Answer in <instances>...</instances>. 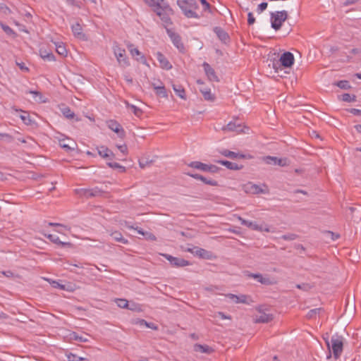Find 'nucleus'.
<instances>
[{"label": "nucleus", "instance_id": "56", "mask_svg": "<svg viewBox=\"0 0 361 361\" xmlns=\"http://www.w3.org/2000/svg\"><path fill=\"white\" fill-rule=\"evenodd\" d=\"M0 11L5 14L11 13V10L9 9V8L7 7L6 5L3 2H0Z\"/></svg>", "mask_w": 361, "mask_h": 361}, {"label": "nucleus", "instance_id": "37", "mask_svg": "<svg viewBox=\"0 0 361 361\" xmlns=\"http://www.w3.org/2000/svg\"><path fill=\"white\" fill-rule=\"evenodd\" d=\"M111 236L117 242L121 243L123 244H127L128 240L124 238L121 234V233L118 231H114L111 233Z\"/></svg>", "mask_w": 361, "mask_h": 361}, {"label": "nucleus", "instance_id": "50", "mask_svg": "<svg viewBox=\"0 0 361 361\" xmlns=\"http://www.w3.org/2000/svg\"><path fill=\"white\" fill-rule=\"evenodd\" d=\"M0 26L2 28V30L7 35H15L14 31L8 25H6L4 24L3 23H0Z\"/></svg>", "mask_w": 361, "mask_h": 361}, {"label": "nucleus", "instance_id": "57", "mask_svg": "<svg viewBox=\"0 0 361 361\" xmlns=\"http://www.w3.org/2000/svg\"><path fill=\"white\" fill-rule=\"evenodd\" d=\"M255 22V18L252 12H249L247 14V23L249 25H253Z\"/></svg>", "mask_w": 361, "mask_h": 361}, {"label": "nucleus", "instance_id": "20", "mask_svg": "<svg viewBox=\"0 0 361 361\" xmlns=\"http://www.w3.org/2000/svg\"><path fill=\"white\" fill-rule=\"evenodd\" d=\"M157 59L159 63L160 67L165 70H170L172 68L171 63L168 61V59L165 57V56L158 51L156 54Z\"/></svg>", "mask_w": 361, "mask_h": 361}, {"label": "nucleus", "instance_id": "36", "mask_svg": "<svg viewBox=\"0 0 361 361\" xmlns=\"http://www.w3.org/2000/svg\"><path fill=\"white\" fill-rule=\"evenodd\" d=\"M154 89L156 90V94L164 98L168 97V94L164 86H156L155 84H152Z\"/></svg>", "mask_w": 361, "mask_h": 361}, {"label": "nucleus", "instance_id": "12", "mask_svg": "<svg viewBox=\"0 0 361 361\" xmlns=\"http://www.w3.org/2000/svg\"><path fill=\"white\" fill-rule=\"evenodd\" d=\"M281 64L285 68H290L294 63V56L291 52H284L280 57Z\"/></svg>", "mask_w": 361, "mask_h": 361}, {"label": "nucleus", "instance_id": "51", "mask_svg": "<svg viewBox=\"0 0 361 361\" xmlns=\"http://www.w3.org/2000/svg\"><path fill=\"white\" fill-rule=\"evenodd\" d=\"M67 358H68V361H80V360H83L82 357H80L78 356L77 355L71 353H70L69 354L67 355Z\"/></svg>", "mask_w": 361, "mask_h": 361}, {"label": "nucleus", "instance_id": "42", "mask_svg": "<svg viewBox=\"0 0 361 361\" xmlns=\"http://www.w3.org/2000/svg\"><path fill=\"white\" fill-rule=\"evenodd\" d=\"M71 338L74 339L75 341H78L82 343L88 342V338L87 337H83L82 336H79L77 333L73 332L71 334Z\"/></svg>", "mask_w": 361, "mask_h": 361}, {"label": "nucleus", "instance_id": "5", "mask_svg": "<svg viewBox=\"0 0 361 361\" xmlns=\"http://www.w3.org/2000/svg\"><path fill=\"white\" fill-rule=\"evenodd\" d=\"M114 54L117 59L118 63L123 66H129V61L126 56L125 49L121 47L118 44L115 43L113 45Z\"/></svg>", "mask_w": 361, "mask_h": 361}, {"label": "nucleus", "instance_id": "21", "mask_svg": "<svg viewBox=\"0 0 361 361\" xmlns=\"http://www.w3.org/2000/svg\"><path fill=\"white\" fill-rule=\"evenodd\" d=\"M226 298H228V299H230L231 300H232L233 302H234L235 303H244V304H247L248 303V301H247V299H248V296L246 295H235V294H232V293H228L226 295Z\"/></svg>", "mask_w": 361, "mask_h": 361}, {"label": "nucleus", "instance_id": "47", "mask_svg": "<svg viewBox=\"0 0 361 361\" xmlns=\"http://www.w3.org/2000/svg\"><path fill=\"white\" fill-rule=\"evenodd\" d=\"M20 117L26 125H30L32 122L30 115L27 112H23V114L20 115Z\"/></svg>", "mask_w": 361, "mask_h": 361}, {"label": "nucleus", "instance_id": "23", "mask_svg": "<svg viewBox=\"0 0 361 361\" xmlns=\"http://www.w3.org/2000/svg\"><path fill=\"white\" fill-rule=\"evenodd\" d=\"M267 163L269 164L279 165L281 166H284L288 165V159H279L276 157L268 156L266 158Z\"/></svg>", "mask_w": 361, "mask_h": 361}, {"label": "nucleus", "instance_id": "16", "mask_svg": "<svg viewBox=\"0 0 361 361\" xmlns=\"http://www.w3.org/2000/svg\"><path fill=\"white\" fill-rule=\"evenodd\" d=\"M202 67L204 68V71L207 78L210 81L218 82L219 78L216 74L214 69L207 62H204L202 63Z\"/></svg>", "mask_w": 361, "mask_h": 361}, {"label": "nucleus", "instance_id": "30", "mask_svg": "<svg viewBox=\"0 0 361 361\" xmlns=\"http://www.w3.org/2000/svg\"><path fill=\"white\" fill-rule=\"evenodd\" d=\"M207 165L208 164H204V163H202L201 161H191L190 163H189L188 164V166L189 167H191V168H193V169H197V170H200V171H202L204 172L207 171Z\"/></svg>", "mask_w": 361, "mask_h": 361}, {"label": "nucleus", "instance_id": "32", "mask_svg": "<svg viewBox=\"0 0 361 361\" xmlns=\"http://www.w3.org/2000/svg\"><path fill=\"white\" fill-rule=\"evenodd\" d=\"M128 50L133 56H140V61L143 64H147V60L144 55L141 54V52L137 49L134 48L133 44L128 46Z\"/></svg>", "mask_w": 361, "mask_h": 361}, {"label": "nucleus", "instance_id": "26", "mask_svg": "<svg viewBox=\"0 0 361 361\" xmlns=\"http://www.w3.org/2000/svg\"><path fill=\"white\" fill-rule=\"evenodd\" d=\"M39 51L40 57L44 60L48 61H54L56 60L55 56L51 51L40 48Z\"/></svg>", "mask_w": 361, "mask_h": 361}, {"label": "nucleus", "instance_id": "44", "mask_svg": "<svg viewBox=\"0 0 361 361\" xmlns=\"http://www.w3.org/2000/svg\"><path fill=\"white\" fill-rule=\"evenodd\" d=\"M336 85L337 87H340L341 89H343V90H348V88L350 87V85L349 82L348 80H340V81H338L336 83Z\"/></svg>", "mask_w": 361, "mask_h": 361}, {"label": "nucleus", "instance_id": "34", "mask_svg": "<svg viewBox=\"0 0 361 361\" xmlns=\"http://www.w3.org/2000/svg\"><path fill=\"white\" fill-rule=\"evenodd\" d=\"M201 93L202 94L204 99L207 101L214 102L216 99L215 95L212 92L211 89H201Z\"/></svg>", "mask_w": 361, "mask_h": 361}, {"label": "nucleus", "instance_id": "4", "mask_svg": "<svg viewBox=\"0 0 361 361\" xmlns=\"http://www.w3.org/2000/svg\"><path fill=\"white\" fill-rule=\"evenodd\" d=\"M245 274L249 278L254 279L262 285L271 286L277 283L274 278H271L267 274L263 275L259 273H251L247 271L245 272Z\"/></svg>", "mask_w": 361, "mask_h": 361}, {"label": "nucleus", "instance_id": "28", "mask_svg": "<svg viewBox=\"0 0 361 361\" xmlns=\"http://www.w3.org/2000/svg\"><path fill=\"white\" fill-rule=\"evenodd\" d=\"M72 32L74 36L77 37L79 39H83L85 37V35L82 33V28L80 23H76L71 26Z\"/></svg>", "mask_w": 361, "mask_h": 361}, {"label": "nucleus", "instance_id": "63", "mask_svg": "<svg viewBox=\"0 0 361 361\" xmlns=\"http://www.w3.org/2000/svg\"><path fill=\"white\" fill-rule=\"evenodd\" d=\"M357 1V0H346L344 3H343V5L347 6H349V5H351V4H353L355 3H356Z\"/></svg>", "mask_w": 361, "mask_h": 361}, {"label": "nucleus", "instance_id": "49", "mask_svg": "<svg viewBox=\"0 0 361 361\" xmlns=\"http://www.w3.org/2000/svg\"><path fill=\"white\" fill-rule=\"evenodd\" d=\"M297 238H298V235L295 233H288V234L283 235L281 237V239H283L284 240H288V241L294 240Z\"/></svg>", "mask_w": 361, "mask_h": 361}, {"label": "nucleus", "instance_id": "43", "mask_svg": "<svg viewBox=\"0 0 361 361\" xmlns=\"http://www.w3.org/2000/svg\"><path fill=\"white\" fill-rule=\"evenodd\" d=\"M342 100L347 102H355L356 100V97L353 94L344 93L342 94Z\"/></svg>", "mask_w": 361, "mask_h": 361}, {"label": "nucleus", "instance_id": "19", "mask_svg": "<svg viewBox=\"0 0 361 361\" xmlns=\"http://www.w3.org/2000/svg\"><path fill=\"white\" fill-rule=\"evenodd\" d=\"M60 109L63 116L67 119L75 121H80V118L68 106H63Z\"/></svg>", "mask_w": 361, "mask_h": 361}, {"label": "nucleus", "instance_id": "13", "mask_svg": "<svg viewBox=\"0 0 361 361\" xmlns=\"http://www.w3.org/2000/svg\"><path fill=\"white\" fill-rule=\"evenodd\" d=\"M188 251L202 259H209L212 256L211 252L198 247H195L192 249L188 248Z\"/></svg>", "mask_w": 361, "mask_h": 361}, {"label": "nucleus", "instance_id": "14", "mask_svg": "<svg viewBox=\"0 0 361 361\" xmlns=\"http://www.w3.org/2000/svg\"><path fill=\"white\" fill-rule=\"evenodd\" d=\"M108 127L114 132L116 133L119 137L123 138L126 133L123 127L117 121L114 120H110L108 121Z\"/></svg>", "mask_w": 361, "mask_h": 361}, {"label": "nucleus", "instance_id": "22", "mask_svg": "<svg viewBox=\"0 0 361 361\" xmlns=\"http://www.w3.org/2000/svg\"><path fill=\"white\" fill-rule=\"evenodd\" d=\"M216 163L226 166L228 169L238 171L243 168V165H238L236 163L231 162L227 160H216Z\"/></svg>", "mask_w": 361, "mask_h": 361}, {"label": "nucleus", "instance_id": "11", "mask_svg": "<svg viewBox=\"0 0 361 361\" xmlns=\"http://www.w3.org/2000/svg\"><path fill=\"white\" fill-rule=\"evenodd\" d=\"M78 192L80 196L85 197H92L100 195L103 191L98 187L93 188H81L78 190Z\"/></svg>", "mask_w": 361, "mask_h": 361}, {"label": "nucleus", "instance_id": "24", "mask_svg": "<svg viewBox=\"0 0 361 361\" xmlns=\"http://www.w3.org/2000/svg\"><path fill=\"white\" fill-rule=\"evenodd\" d=\"M214 32L222 42L226 44L229 41V36L228 33L221 27H215L214 28Z\"/></svg>", "mask_w": 361, "mask_h": 361}, {"label": "nucleus", "instance_id": "60", "mask_svg": "<svg viewBox=\"0 0 361 361\" xmlns=\"http://www.w3.org/2000/svg\"><path fill=\"white\" fill-rule=\"evenodd\" d=\"M17 65L18 66V67L20 68V70H22L25 72L29 71V68L25 66V64L23 62H21V63L17 62Z\"/></svg>", "mask_w": 361, "mask_h": 361}, {"label": "nucleus", "instance_id": "46", "mask_svg": "<svg viewBox=\"0 0 361 361\" xmlns=\"http://www.w3.org/2000/svg\"><path fill=\"white\" fill-rule=\"evenodd\" d=\"M59 142L60 147L64 149L66 152H71L74 149L73 147H71L68 144L66 143L65 139H60Z\"/></svg>", "mask_w": 361, "mask_h": 361}, {"label": "nucleus", "instance_id": "53", "mask_svg": "<svg viewBox=\"0 0 361 361\" xmlns=\"http://www.w3.org/2000/svg\"><path fill=\"white\" fill-rule=\"evenodd\" d=\"M220 170V168L213 164L207 165V171L212 173H217Z\"/></svg>", "mask_w": 361, "mask_h": 361}, {"label": "nucleus", "instance_id": "38", "mask_svg": "<svg viewBox=\"0 0 361 361\" xmlns=\"http://www.w3.org/2000/svg\"><path fill=\"white\" fill-rule=\"evenodd\" d=\"M55 46H56V51L59 55L63 56H66L67 50L66 49L65 45L62 42L56 43Z\"/></svg>", "mask_w": 361, "mask_h": 361}, {"label": "nucleus", "instance_id": "9", "mask_svg": "<svg viewBox=\"0 0 361 361\" xmlns=\"http://www.w3.org/2000/svg\"><path fill=\"white\" fill-rule=\"evenodd\" d=\"M162 255L170 262L171 265L176 267H183L190 264L188 260L183 258L173 257L169 254H163Z\"/></svg>", "mask_w": 361, "mask_h": 361}, {"label": "nucleus", "instance_id": "15", "mask_svg": "<svg viewBox=\"0 0 361 361\" xmlns=\"http://www.w3.org/2000/svg\"><path fill=\"white\" fill-rule=\"evenodd\" d=\"M185 174L190 177L193 178L195 180H201L207 185H212V186H217L218 185V182L216 180L208 179L206 177H204L200 174L193 173H190V172H185Z\"/></svg>", "mask_w": 361, "mask_h": 361}, {"label": "nucleus", "instance_id": "17", "mask_svg": "<svg viewBox=\"0 0 361 361\" xmlns=\"http://www.w3.org/2000/svg\"><path fill=\"white\" fill-rule=\"evenodd\" d=\"M238 219L243 226L250 228L253 231H262L263 225H259L256 221L245 220L241 216H238Z\"/></svg>", "mask_w": 361, "mask_h": 361}, {"label": "nucleus", "instance_id": "61", "mask_svg": "<svg viewBox=\"0 0 361 361\" xmlns=\"http://www.w3.org/2000/svg\"><path fill=\"white\" fill-rule=\"evenodd\" d=\"M348 111L353 115L360 116L361 115V109H350Z\"/></svg>", "mask_w": 361, "mask_h": 361}, {"label": "nucleus", "instance_id": "45", "mask_svg": "<svg viewBox=\"0 0 361 361\" xmlns=\"http://www.w3.org/2000/svg\"><path fill=\"white\" fill-rule=\"evenodd\" d=\"M322 311H323L322 308H314L310 310L307 314V317L308 319H312L317 314H319Z\"/></svg>", "mask_w": 361, "mask_h": 361}, {"label": "nucleus", "instance_id": "41", "mask_svg": "<svg viewBox=\"0 0 361 361\" xmlns=\"http://www.w3.org/2000/svg\"><path fill=\"white\" fill-rule=\"evenodd\" d=\"M117 305L121 308H128L129 302L123 298H118L116 300Z\"/></svg>", "mask_w": 361, "mask_h": 361}, {"label": "nucleus", "instance_id": "7", "mask_svg": "<svg viewBox=\"0 0 361 361\" xmlns=\"http://www.w3.org/2000/svg\"><path fill=\"white\" fill-rule=\"evenodd\" d=\"M156 14L160 18L161 21L164 23V27L166 29L167 28V26L172 24V21L170 18V15H172L173 13V9L171 8V6L169 5V11L165 9H159L155 11Z\"/></svg>", "mask_w": 361, "mask_h": 361}, {"label": "nucleus", "instance_id": "48", "mask_svg": "<svg viewBox=\"0 0 361 361\" xmlns=\"http://www.w3.org/2000/svg\"><path fill=\"white\" fill-rule=\"evenodd\" d=\"M47 281L51 284L52 287L59 288L61 290H66L65 285L61 284L59 281L47 279Z\"/></svg>", "mask_w": 361, "mask_h": 361}, {"label": "nucleus", "instance_id": "62", "mask_svg": "<svg viewBox=\"0 0 361 361\" xmlns=\"http://www.w3.org/2000/svg\"><path fill=\"white\" fill-rule=\"evenodd\" d=\"M201 4L204 6V9L207 10L210 7V4L207 1V0H200Z\"/></svg>", "mask_w": 361, "mask_h": 361}, {"label": "nucleus", "instance_id": "31", "mask_svg": "<svg viewBox=\"0 0 361 361\" xmlns=\"http://www.w3.org/2000/svg\"><path fill=\"white\" fill-rule=\"evenodd\" d=\"M194 350L196 352H200L202 353L210 354L214 350L212 348L209 347L207 345H202V344H195L194 345Z\"/></svg>", "mask_w": 361, "mask_h": 361}, {"label": "nucleus", "instance_id": "55", "mask_svg": "<svg viewBox=\"0 0 361 361\" xmlns=\"http://www.w3.org/2000/svg\"><path fill=\"white\" fill-rule=\"evenodd\" d=\"M267 2H262L261 4H259L257 6V12L258 13H262L264 10L267 9Z\"/></svg>", "mask_w": 361, "mask_h": 361}, {"label": "nucleus", "instance_id": "25", "mask_svg": "<svg viewBox=\"0 0 361 361\" xmlns=\"http://www.w3.org/2000/svg\"><path fill=\"white\" fill-rule=\"evenodd\" d=\"M133 324L139 325L140 326H145L149 329H153V330H157L158 327L157 326L152 322H147L146 320L143 319H134L132 322Z\"/></svg>", "mask_w": 361, "mask_h": 361}, {"label": "nucleus", "instance_id": "39", "mask_svg": "<svg viewBox=\"0 0 361 361\" xmlns=\"http://www.w3.org/2000/svg\"><path fill=\"white\" fill-rule=\"evenodd\" d=\"M127 107L133 111L136 116H140L142 114V111L133 104H130L128 102H126Z\"/></svg>", "mask_w": 361, "mask_h": 361}, {"label": "nucleus", "instance_id": "10", "mask_svg": "<svg viewBox=\"0 0 361 361\" xmlns=\"http://www.w3.org/2000/svg\"><path fill=\"white\" fill-rule=\"evenodd\" d=\"M150 7L153 8L154 11L159 9L169 11V3L166 0H144Z\"/></svg>", "mask_w": 361, "mask_h": 361}, {"label": "nucleus", "instance_id": "64", "mask_svg": "<svg viewBox=\"0 0 361 361\" xmlns=\"http://www.w3.org/2000/svg\"><path fill=\"white\" fill-rule=\"evenodd\" d=\"M147 164V161H145L144 159H140L139 161V165L141 168H145Z\"/></svg>", "mask_w": 361, "mask_h": 361}, {"label": "nucleus", "instance_id": "52", "mask_svg": "<svg viewBox=\"0 0 361 361\" xmlns=\"http://www.w3.org/2000/svg\"><path fill=\"white\" fill-rule=\"evenodd\" d=\"M250 190L254 194L262 192V190L257 185L252 184L250 187Z\"/></svg>", "mask_w": 361, "mask_h": 361}, {"label": "nucleus", "instance_id": "1", "mask_svg": "<svg viewBox=\"0 0 361 361\" xmlns=\"http://www.w3.org/2000/svg\"><path fill=\"white\" fill-rule=\"evenodd\" d=\"M177 4L187 18H199L196 10L198 5L196 0H177Z\"/></svg>", "mask_w": 361, "mask_h": 361}, {"label": "nucleus", "instance_id": "27", "mask_svg": "<svg viewBox=\"0 0 361 361\" xmlns=\"http://www.w3.org/2000/svg\"><path fill=\"white\" fill-rule=\"evenodd\" d=\"M223 156L231 158V159H245L246 157L245 154L236 153L228 149H224L220 152Z\"/></svg>", "mask_w": 361, "mask_h": 361}, {"label": "nucleus", "instance_id": "59", "mask_svg": "<svg viewBox=\"0 0 361 361\" xmlns=\"http://www.w3.org/2000/svg\"><path fill=\"white\" fill-rule=\"evenodd\" d=\"M117 147L120 150V152L123 154H126L128 152V147H127L126 145H117Z\"/></svg>", "mask_w": 361, "mask_h": 361}, {"label": "nucleus", "instance_id": "2", "mask_svg": "<svg viewBox=\"0 0 361 361\" xmlns=\"http://www.w3.org/2000/svg\"><path fill=\"white\" fill-rule=\"evenodd\" d=\"M326 343L329 350V355H328L327 357H331L330 349L331 348L334 358L338 359L343 352V338L338 336H333L331 338V341H326Z\"/></svg>", "mask_w": 361, "mask_h": 361}, {"label": "nucleus", "instance_id": "29", "mask_svg": "<svg viewBox=\"0 0 361 361\" xmlns=\"http://www.w3.org/2000/svg\"><path fill=\"white\" fill-rule=\"evenodd\" d=\"M273 319V316L271 314L261 313L260 315L257 316L255 322V323H268Z\"/></svg>", "mask_w": 361, "mask_h": 361}, {"label": "nucleus", "instance_id": "33", "mask_svg": "<svg viewBox=\"0 0 361 361\" xmlns=\"http://www.w3.org/2000/svg\"><path fill=\"white\" fill-rule=\"evenodd\" d=\"M44 236L47 237L52 243L59 245H61L62 247L71 245L70 243H64V242L61 241L59 238L56 235L44 233Z\"/></svg>", "mask_w": 361, "mask_h": 361}, {"label": "nucleus", "instance_id": "3", "mask_svg": "<svg viewBox=\"0 0 361 361\" xmlns=\"http://www.w3.org/2000/svg\"><path fill=\"white\" fill-rule=\"evenodd\" d=\"M287 17L288 13L286 11L271 13V27L275 30H279L282 23L287 19Z\"/></svg>", "mask_w": 361, "mask_h": 361}, {"label": "nucleus", "instance_id": "6", "mask_svg": "<svg viewBox=\"0 0 361 361\" xmlns=\"http://www.w3.org/2000/svg\"><path fill=\"white\" fill-rule=\"evenodd\" d=\"M248 129L247 127L243 126L238 119H233L222 128L224 131L236 132L238 133H247L245 130H248Z\"/></svg>", "mask_w": 361, "mask_h": 361}, {"label": "nucleus", "instance_id": "18", "mask_svg": "<svg viewBox=\"0 0 361 361\" xmlns=\"http://www.w3.org/2000/svg\"><path fill=\"white\" fill-rule=\"evenodd\" d=\"M97 149L99 155L104 159L112 160L115 157V154L113 152L105 146L97 147Z\"/></svg>", "mask_w": 361, "mask_h": 361}, {"label": "nucleus", "instance_id": "54", "mask_svg": "<svg viewBox=\"0 0 361 361\" xmlns=\"http://www.w3.org/2000/svg\"><path fill=\"white\" fill-rule=\"evenodd\" d=\"M128 310H133V311H137V312H140L142 310V308L140 307V305L138 304H136V303H131V304H128Z\"/></svg>", "mask_w": 361, "mask_h": 361}, {"label": "nucleus", "instance_id": "58", "mask_svg": "<svg viewBox=\"0 0 361 361\" xmlns=\"http://www.w3.org/2000/svg\"><path fill=\"white\" fill-rule=\"evenodd\" d=\"M49 226H56V227H59V228H64V229L66 230H70L69 228H68L65 225H63L61 224H59V223H53V222H49Z\"/></svg>", "mask_w": 361, "mask_h": 361}, {"label": "nucleus", "instance_id": "35", "mask_svg": "<svg viewBox=\"0 0 361 361\" xmlns=\"http://www.w3.org/2000/svg\"><path fill=\"white\" fill-rule=\"evenodd\" d=\"M172 87L177 96L183 99H186L185 89L181 85H173Z\"/></svg>", "mask_w": 361, "mask_h": 361}, {"label": "nucleus", "instance_id": "40", "mask_svg": "<svg viewBox=\"0 0 361 361\" xmlns=\"http://www.w3.org/2000/svg\"><path fill=\"white\" fill-rule=\"evenodd\" d=\"M106 164L110 168L114 169H119L121 172H125L126 171V167L121 166L120 164L117 162H112V161H107Z\"/></svg>", "mask_w": 361, "mask_h": 361}, {"label": "nucleus", "instance_id": "8", "mask_svg": "<svg viewBox=\"0 0 361 361\" xmlns=\"http://www.w3.org/2000/svg\"><path fill=\"white\" fill-rule=\"evenodd\" d=\"M166 33L170 37L173 44L178 49L179 51L183 52L185 51V47L182 42L180 36L169 28H166Z\"/></svg>", "mask_w": 361, "mask_h": 361}]
</instances>
